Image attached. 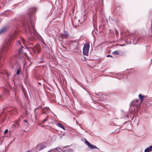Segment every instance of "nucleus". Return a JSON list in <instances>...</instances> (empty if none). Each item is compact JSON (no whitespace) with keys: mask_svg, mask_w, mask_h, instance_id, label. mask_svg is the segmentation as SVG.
Masks as SVG:
<instances>
[{"mask_svg":"<svg viewBox=\"0 0 152 152\" xmlns=\"http://www.w3.org/2000/svg\"><path fill=\"white\" fill-rule=\"evenodd\" d=\"M36 10L37 9L36 8H29L28 10V15L22 18L20 20L25 31L27 33L28 31L31 36L33 35V33L35 35H36V34H38L33 25L34 21L31 19V16L35 13Z\"/></svg>","mask_w":152,"mask_h":152,"instance_id":"1","label":"nucleus"},{"mask_svg":"<svg viewBox=\"0 0 152 152\" xmlns=\"http://www.w3.org/2000/svg\"><path fill=\"white\" fill-rule=\"evenodd\" d=\"M47 147V145L46 143L43 142L37 145L34 148V150L35 152H38L41 151Z\"/></svg>","mask_w":152,"mask_h":152,"instance_id":"2","label":"nucleus"},{"mask_svg":"<svg viewBox=\"0 0 152 152\" xmlns=\"http://www.w3.org/2000/svg\"><path fill=\"white\" fill-rule=\"evenodd\" d=\"M32 51L36 54H39L40 51V48L38 45H35L34 48H31Z\"/></svg>","mask_w":152,"mask_h":152,"instance_id":"3","label":"nucleus"},{"mask_svg":"<svg viewBox=\"0 0 152 152\" xmlns=\"http://www.w3.org/2000/svg\"><path fill=\"white\" fill-rule=\"evenodd\" d=\"M42 47L45 51L48 52L50 50V48L44 42H42Z\"/></svg>","mask_w":152,"mask_h":152,"instance_id":"4","label":"nucleus"},{"mask_svg":"<svg viewBox=\"0 0 152 152\" xmlns=\"http://www.w3.org/2000/svg\"><path fill=\"white\" fill-rule=\"evenodd\" d=\"M60 35L62 39H63L64 38H66L69 36V34L68 32L66 31H64V33L60 34Z\"/></svg>","mask_w":152,"mask_h":152,"instance_id":"5","label":"nucleus"},{"mask_svg":"<svg viewBox=\"0 0 152 152\" xmlns=\"http://www.w3.org/2000/svg\"><path fill=\"white\" fill-rule=\"evenodd\" d=\"M50 111V108L48 107H45L43 108L42 110V114H47V112Z\"/></svg>","mask_w":152,"mask_h":152,"instance_id":"6","label":"nucleus"},{"mask_svg":"<svg viewBox=\"0 0 152 152\" xmlns=\"http://www.w3.org/2000/svg\"><path fill=\"white\" fill-rule=\"evenodd\" d=\"M16 37V35L15 34H13L10 38L9 40V43L10 42V43L12 42V40L15 39Z\"/></svg>","mask_w":152,"mask_h":152,"instance_id":"7","label":"nucleus"},{"mask_svg":"<svg viewBox=\"0 0 152 152\" xmlns=\"http://www.w3.org/2000/svg\"><path fill=\"white\" fill-rule=\"evenodd\" d=\"M129 117L128 115H124L122 117V120L124 119L126 120V121L123 123V124H124L125 123H126L127 122L129 121Z\"/></svg>","mask_w":152,"mask_h":152,"instance_id":"8","label":"nucleus"},{"mask_svg":"<svg viewBox=\"0 0 152 152\" xmlns=\"http://www.w3.org/2000/svg\"><path fill=\"white\" fill-rule=\"evenodd\" d=\"M7 29V28L6 26L3 27L0 30V34H3L6 32Z\"/></svg>","mask_w":152,"mask_h":152,"instance_id":"9","label":"nucleus"},{"mask_svg":"<svg viewBox=\"0 0 152 152\" xmlns=\"http://www.w3.org/2000/svg\"><path fill=\"white\" fill-rule=\"evenodd\" d=\"M90 48V44L88 43H86L84 44V46L83 48V49L86 50H89Z\"/></svg>","mask_w":152,"mask_h":152,"instance_id":"10","label":"nucleus"},{"mask_svg":"<svg viewBox=\"0 0 152 152\" xmlns=\"http://www.w3.org/2000/svg\"><path fill=\"white\" fill-rule=\"evenodd\" d=\"M152 151V145L146 148L144 151V152H150Z\"/></svg>","mask_w":152,"mask_h":152,"instance_id":"11","label":"nucleus"},{"mask_svg":"<svg viewBox=\"0 0 152 152\" xmlns=\"http://www.w3.org/2000/svg\"><path fill=\"white\" fill-rule=\"evenodd\" d=\"M57 125L58 127L63 129L65 130H66L65 127L61 123H58L57 124Z\"/></svg>","mask_w":152,"mask_h":152,"instance_id":"12","label":"nucleus"},{"mask_svg":"<svg viewBox=\"0 0 152 152\" xmlns=\"http://www.w3.org/2000/svg\"><path fill=\"white\" fill-rule=\"evenodd\" d=\"M83 53L84 55L88 56L89 53V50L83 49Z\"/></svg>","mask_w":152,"mask_h":152,"instance_id":"13","label":"nucleus"},{"mask_svg":"<svg viewBox=\"0 0 152 152\" xmlns=\"http://www.w3.org/2000/svg\"><path fill=\"white\" fill-rule=\"evenodd\" d=\"M4 73L6 76V78L9 79L10 78V74L7 71L5 70Z\"/></svg>","mask_w":152,"mask_h":152,"instance_id":"14","label":"nucleus"},{"mask_svg":"<svg viewBox=\"0 0 152 152\" xmlns=\"http://www.w3.org/2000/svg\"><path fill=\"white\" fill-rule=\"evenodd\" d=\"M5 53H4L3 52H2V53H1L0 57V64H1V61L2 59L3 58V57L4 56Z\"/></svg>","mask_w":152,"mask_h":152,"instance_id":"15","label":"nucleus"},{"mask_svg":"<svg viewBox=\"0 0 152 152\" xmlns=\"http://www.w3.org/2000/svg\"><path fill=\"white\" fill-rule=\"evenodd\" d=\"M89 147L90 148H91L92 149L95 148V149H99V148H98L96 146L93 145H92V144H91L90 145V146H89Z\"/></svg>","mask_w":152,"mask_h":152,"instance_id":"16","label":"nucleus"},{"mask_svg":"<svg viewBox=\"0 0 152 152\" xmlns=\"http://www.w3.org/2000/svg\"><path fill=\"white\" fill-rule=\"evenodd\" d=\"M18 53L19 55L20 54H23V49L22 48H20L18 50Z\"/></svg>","mask_w":152,"mask_h":152,"instance_id":"17","label":"nucleus"},{"mask_svg":"<svg viewBox=\"0 0 152 152\" xmlns=\"http://www.w3.org/2000/svg\"><path fill=\"white\" fill-rule=\"evenodd\" d=\"M49 115L47 116L42 121V123L44 124L46 121L48 120V118Z\"/></svg>","mask_w":152,"mask_h":152,"instance_id":"18","label":"nucleus"},{"mask_svg":"<svg viewBox=\"0 0 152 152\" xmlns=\"http://www.w3.org/2000/svg\"><path fill=\"white\" fill-rule=\"evenodd\" d=\"M146 97H147L146 96L142 95L141 94H140L139 95V97L140 99L141 98H144Z\"/></svg>","mask_w":152,"mask_h":152,"instance_id":"19","label":"nucleus"},{"mask_svg":"<svg viewBox=\"0 0 152 152\" xmlns=\"http://www.w3.org/2000/svg\"><path fill=\"white\" fill-rule=\"evenodd\" d=\"M112 53L115 55H118L119 54V53L118 51V50L114 51V52H112Z\"/></svg>","mask_w":152,"mask_h":152,"instance_id":"20","label":"nucleus"},{"mask_svg":"<svg viewBox=\"0 0 152 152\" xmlns=\"http://www.w3.org/2000/svg\"><path fill=\"white\" fill-rule=\"evenodd\" d=\"M21 72V70L20 69H18V70H17V72H16V74L18 75H19L20 74V73Z\"/></svg>","mask_w":152,"mask_h":152,"instance_id":"21","label":"nucleus"},{"mask_svg":"<svg viewBox=\"0 0 152 152\" xmlns=\"http://www.w3.org/2000/svg\"><path fill=\"white\" fill-rule=\"evenodd\" d=\"M85 142L86 143V145L89 147V146H90L91 144L90 143L87 141L86 140H85Z\"/></svg>","mask_w":152,"mask_h":152,"instance_id":"22","label":"nucleus"},{"mask_svg":"<svg viewBox=\"0 0 152 152\" xmlns=\"http://www.w3.org/2000/svg\"><path fill=\"white\" fill-rule=\"evenodd\" d=\"M14 125L15 127H18L19 126V124L17 122L15 123Z\"/></svg>","mask_w":152,"mask_h":152,"instance_id":"23","label":"nucleus"},{"mask_svg":"<svg viewBox=\"0 0 152 152\" xmlns=\"http://www.w3.org/2000/svg\"><path fill=\"white\" fill-rule=\"evenodd\" d=\"M5 119L3 117L1 120L0 121V124L2 123L5 120Z\"/></svg>","mask_w":152,"mask_h":152,"instance_id":"24","label":"nucleus"},{"mask_svg":"<svg viewBox=\"0 0 152 152\" xmlns=\"http://www.w3.org/2000/svg\"><path fill=\"white\" fill-rule=\"evenodd\" d=\"M24 125L26 126V128L27 127L29 126L30 124L28 122V123H27L26 124H24Z\"/></svg>","mask_w":152,"mask_h":152,"instance_id":"25","label":"nucleus"},{"mask_svg":"<svg viewBox=\"0 0 152 152\" xmlns=\"http://www.w3.org/2000/svg\"><path fill=\"white\" fill-rule=\"evenodd\" d=\"M8 129H6L4 132V134H5L7 133L8 132Z\"/></svg>","mask_w":152,"mask_h":152,"instance_id":"26","label":"nucleus"},{"mask_svg":"<svg viewBox=\"0 0 152 152\" xmlns=\"http://www.w3.org/2000/svg\"><path fill=\"white\" fill-rule=\"evenodd\" d=\"M135 119H136V118L135 117V116H133L132 118L131 121H134L135 120Z\"/></svg>","mask_w":152,"mask_h":152,"instance_id":"27","label":"nucleus"},{"mask_svg":"<svg viewBox=\"0 0 152 152\" xmlns=\"http://www.w3.org/2000/svg\"><path fill=\"white\" fill-rule=\"evenodd\" d=\"M107 57H113L112 56H111V55H107Z\"/></svg>","mask_w":152,"mask_h":152,"instance_id":"28","label":"nucleus"},{"mask_svg":"<svg viewBox=\"0 0 152 152\" xmlns=\"http://www.w3.org/2000/svg\"><path fill=\"white\" fill-rule=\"evenodd\" d=\"M17 43L18 44L20 45V42L18 40Z\"/></svg>","mask_w":152,"mask_h":152,"instance_id":"29","label":"nucleus"},{"mask_svg":"<svg viewBox=\"0 0 152 152\" xmlns=\"http://www.w3.org/2000/svg\"><path fill=\"white\" fill-rule=\"evenodd\" d=\"M140 100L141 101V102H142V101H144V98H141V99H140Z\"/></svg>","mask_w":152,"mask_h":152,"instance_id":"30","label":"nucleus"},{"mask_svg":"<svg viewBox=\"0 0 152 152\" xmlns=\"http://www.w3.org/2000/svg\"><path fill=\"white\" fill-rule=\"evenodd\" d=\"M24 122H25L26 123H28V121L27 120H26V119L24 120Z\"/></svg>","mask_w":152,"mask_h":152,"instance_id":"31","label":"nucleus"},{"mask_svg":"<svg viewBox=\"0 0 152 152\" xmlns=\"http://www.w3.org/2000/svg\"><path fill=\"white\" fill-rule=\"evenodd\" d=\"M5 48H6V49H5L4 50V51H6L7 50H8L7 47H5Z\"/></svg>","mask_w":152,"mask_h":152,"instance_id":"32","label":"nucleus"},{"mask_svg":"<svg viewBox=\"0 0 152 152\" xmlns=\"http://www.w3.org/2000/svg\"><path fill=\"white\" fill-rule=\"evenodd\" d=\"M115 31L116 34L118 33V31L117 30H116V29H115Z\"/></svg>","mask_w":152,"mask_h":152,"instance_id":"33","label":"nucleus"},{"mask_svg":"<svg viewBox=\"0 0 152 152\" xmlns=\"http://www.w3.org/2000/svg\"><path fill=\"white\" fill-rule=\"evenodd\" d=\"M38 107L36 108L34 110V112H35V111H36L37 110V109H38Z\"/></svg>","mask_w":152,"mask_h":152,"instance_id":"34","label":"nucleus"},{"mask_svg":"<svg viewBox=\"0 0 152 152\" xmlns=\"http://www.w3.org/2000/svg\"><path fill=\"white\" fill-rule=\"evenodd\" d=\"M62 46L63 48H65V49H67V48L66 47H64V46L62 45Z\"/></svg>","mask_w":152,"mask_h":152,"instance_id":"35","label":"nucleus"},{"mask_svg":"<svg viewBox=\"0 0 152 152\" xmlns=\"http://www.w3.org/2000/svg\"><path fill=\"white\" fill-rule=\"evenodd\" d=\"M20 48H22L23 49V48H24V47L23 46H21Z\"/></svg>","mask_w":152,"mask_h":152,"instance_id":"36","label":"nucleus"},{"mask_svg":"<svg viewBox=\"0 0 152 152\" xmlns=\"http://www.w3.org/2000/svg\"><path fill=\"white\" fill-rule=\"evenodd\" d=\"M60 149L59 148H55L54 149Z\"/></svg>","mask_w":152,"mask_h":152,"instance_id":"37","label":"nucleus"},{"mask_svg":"<svg viewBox=\"0 0 152 152\" xmlns=\"http://www.w3.org/2000/svg\"><path fill=\"white\" fill-rule=\"evenodd\" d=\"M44 62V61H40V63H42V62Z\"/></svg>","mask_w":152,"mask_h":152,"instance_id":"38","label":"nucleus"},{"mask_svg":"<svg viewBox=\"0 0 152 152\" xmlns=\"http://www.w3.org/2000/svg\"><path fill=\"white\" fill-rule=\"evenodd\" d=\"M30 152V151H27V152Z\"/></svg>","mask_w":152,"mask_h":152,"instance_id":"39","label":"nucleus"},{"mask_svg":"<svg viewBox=\"0 0 152 152\" xmlns=\"http://www.w3.org/2000/svg\"><path fill=\"white\" fill-rule=\"evenodd\" d=\"M84 59H85V60H86V58H85V57H84Z\"/></svg>","mask_w":152,"mask_h":152,"instance_id":"40","label":"nucleus"},{"mask_svg":"<svg viewBox=\"0 0 152 152\" xmlns=\"http://www.w3.org/2000/svg\"><path fill=\"white\" fill-rule=\"evenodd\" d=\"M50 151H48V152H50Z\"/></svg>","mask_w":152,"mask_h":152,"instance_id":"41","label":"nucleus"},{"mask_svg":"<svg viewBox=\"0 0 152 152\" xmlns=\"http://www.w3.org/2000/svg\"><path fill=\"white\" fill-rule=\"evenodd\" d=\"M12 141H11V142H10V143H11L12 142Z\"/></svg>","mask_w":152,"mask_h":152,"instance_id":"42","label":"nucleus"},{"mask_svg":"<svg viewBox=\"0 0 152 152\" xmlns=\"http://www.w3.org/2000/svg\"><path fill=\"white\" fill-rule=\"evenodd\" d=\"M15 67L14 66H13V67L14 68V67Z\"/></svg>","mask_w":152,"mask_h":152,"instance_id":"43","label":"nucleus"},{"mask_svg":"<svg viewBox=\"0 0 152 152\" xmlns=\"http://www.w3.org/2000/svg\"><path fill=\"white\" fill-rule=\"evenodd\" d=\"M151 54L152 55V52H151Z\"/></svg>","mask_w":152,"mask_h":152,"instance_id":"44","label":"nucleus"},{"mask_svg":"<svg viewBox=\"0 0 152 152\" xmlns=\"http://www.w3.org/2000/svg\"><path fill=\"white\" fill-rule=\"evenodd\" d=\"M15 63H16V62H15Z\"/></svg>","mask_w":152,"mask_h":152,"instance_id":"45","label":"nucleus"},{"mask_svg":"<svg viewBox=\"0 0 152 152\" xmlns=\"http://www.w3.org/2000/svg\"><path fill=\"white\" fill-rule=\"evenodd\" d=\"M78 84H79V85H80V84H79V83H78Z\"/></svg>","mask_w":152,"mask_h":152,"instance_id":"46","label":"nucleus"}]
</instances>
